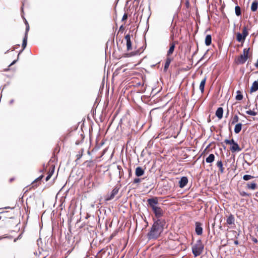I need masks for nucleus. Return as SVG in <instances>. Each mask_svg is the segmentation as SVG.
Returning a JSON list of instances; mask_svg holds the SVG:
<instances>
[{"label":"nucleus","instance_id":"2f4dec72","mask_svg":"<svg viewBox=\"0 0 258 258\" xmlns=\"http://www.w3.org/2000/svg\"><path fill=\"white\" fill-rule=\"evenodd\" d=\"M113 197V190H112L110 192V196L109 197H106L105 198V200L106 201H109L110 200H111Z\"/></svg>","mask_w":258,"mask_h":258},{"label":"nucleus","instance_id":"473e14b6","mask_svg":"<svg viewBox=\"0 0 258 258\" xmlns=\"http://www.w3.org/2000/svg\"><path fill=\"white\" fill-rule=\"evenodd\" d=\"M141 181V179L139 178H136L134 180V183H138Z\"/></svg>","mask_w":258,"mask_h":258},{"label":"nucleus","instance_id":"8fccbe9b","mask_svg":"<svg viewBox=\"0 0 258 258\" xmlns=\"http://www.w3.org/2000/svg\"><path fill=\"white\" fill-rule=\"evenodd\" d=\"M171 39H173V35H172L171 36Z\"/></svg>","mask_w":258,"mask_h":258},{"label":"nucleus","instance_id":"f257e3e1","mask_svg":"<svg viewBox=\"0 0 258 258\" xmlns=\"http://www.w3.org/2000/svg\"><path fill=\"white\" fill-rule=\"evenodd\" d=\"M165 223L164 219H157L155 221L150 231L147 234L148 238L150 240L158 238L163 232Z\"/></svg>","mask_w":258,"mask_h":258},{"label":"nucleus","instance_id":"6ab92c4d","mask_svg":"<svg viewBox=\"0 0 258 258\" xmlns=\"http://www.w3.org/2000/svg\"><path fill=\"white\" fill-rule=\"evenodd\" d=\"M242 128V124L241 123H238L235 125L234 128V132L236 134H238L241 130Z\"/></svg>","mask_w":258,"mask_h":258},{"label":"nucleus","instance_id":"37998d69","mask_svg":"<svg viewBox=\"0 0 258 258\" xmlns=\"http://www.w3.org/2000/svg\"><path fill=\"white\" fill-rule=\"evenodd\" d=\"M131 175H132V171H131V169H130L129 170V176H131Z\"/></svg>","mask_w":258,"mask_h":258},{"label":"nucleus","instance_id":"4c0bfd02","mask_svg":"<svg viewBox=\"0 0 258 258\" xmlns=\"http://www.w3.org/2000/svg\"><path fill=\"white\" fill-rule=\"evenodd\" d=\"M16 60H14V61H13V62H12L10 65H9V67H10V66H11L13 65L14 63H16Z\"/></svg>","mask_w":258,"mask_h":258},{"label":"nucleus","instance_id":"09e8293b","mask_svg":"<svg viewBox=\"0 0 258 258\" xmlns=\"http://www.w3.org/2000/svg\"><path fill=\"white\" fill-rule=\"evenodd\" d=\"M146 98H144V99H145ZM141 100H142V101H143V97H141Z\"/></svg>","mask_w":258,"mask_h":258},{"label":"nucleus","instance_id":"3c124183","mask_svg":"<svg viewBox=\"0 0 258 258\" xmlns=\"http://www.w3.org/2000/svg\"><path fill=\"white\" fill-rule=\"evenodd\" d=\"M113 157V152L112 153V154H111V157Z\"/></svg>","mask_w":258,"mask_h":258},{"label":"nucleus","instance_id":"1a4fd4ad","mask_svg":"<svg viewBox=\"0 0 258 258\" xmlns=\"http://www.w3.org/2000/svg\"><path fill=\"white\" fill-rule=\"evenodd\" d=\"M114 172L118 174L119 178H121L123 175V171L121 167L118 165H116L115 169L114 168Z\"/></svg>","mask_w":258,"mask_h":258},{"label":"nucleus","instance_id":"dca6fc26","mask_svg":"<svg viewBox=\"0 0 258 258\" xmlns=\"http://www.w3.org/2000/svg\"><path fill=\"white\" fill-rule=\"evenodd\" d=\"M257 7L258 2L257 1H253L251 6V10L252 12H255L257 9Z\"/></svg>","mask_w":258,"mask_h":258},{"label":"nucleus","instance_id":"a211bd4d","mask_svg":"<svg viewBox=\"0 0 258 258\" xmlns=\"http://www.w3.org/2000/svg\"><path fill=\"white\" fill-rule=\"evenodd\" d=\"M206 81V77H205L201 82V83L200 85V89L202 92H203L204 91V87H205Z\"/></svg>","mask_w":258,"mask_h":258},{"label":"nucleus","instance_id":"39448f33","mask_svg":"<svg viewBox=\"0 0 258 258\" xmlns=\"http://www.w3.org/2000/svg\"><path fill=\"white\" fill-rule=\"evenodd\" d=\"M25 24L26 25V32L25 34V37L23 38V43H22V50L23 51L26 47L27 43V38H28V33L29 30V25L27 21V20L25 19Z\"/></svg>","mask_w":258,"mask_h":258},{"label":"nucleus","instance_id":"412c9836","mask_svg":"<svg viewBox=\"0 0 258 258\" xmlns=\"http://www.w3.org/2000/svg\"><path fill=\"white\" fill-rule=\"evenodd\" d=\"M245 37L240 33H238L236 35V40L238 42L244 41L245 40Z\"/></svg>","mask_w":258,"mask_h":258},{"label":"nucleus","instance_id":"4be33fe9","mask_svg":"<svg viewBox=\"0 0 258 258\" xmlns=\"http://www.w3.org/2000/svg\"><path fill=\"white\" fill-rule=\"evenodd\" d=\"M212 37L210 35H207L205 38V44L207 46L211 44Z\"/></svg>","mask_w":258,"mask_h":258},{"label":"nucleus","instance_id":"5701e85b","mask_svg":"<svg viewBox=\"0 0 258 258\" xmlns=\"http://www.w3.org/2000/svg\"><path fill=\"white\" fill-rule=\"evenodd\" d=\"M171 61V59L169 57H167L166 58V62L165 63V65H164V71H166L167 69L168 68L169 65H170V63Z\"/></svg>","mask_w":258,"mask_h":258},{"label":"nucleus","instance_id":"b1692460","mask_svg":"<svg viewBox=\"0 0 258 258\" xmlns=\"http://www.w3.org/2000/svg\"><path fill=\"white\" fill-rule=\"evenodd\" d=\"M247 187L249 188V189H255L256 187V184L254 182H252V183H248L247 184Z\"/></svg>","mask_w":258,"mask_h":258},{"label":"nucleus","instance_id":"423d86ee","mask_svg":"<svg viewBox=\"0 0 258 258\" xmlns=\"http://www.w3.org/2000/svg\"><path fill=\"white\" fill-rule=\"evenodd\" d=\"M196 225V234L198 235H201L203 233V228L202 227V224L199 222H196L195 223Z\"/></svg>","mask_w":258,"mask_h":258},{"label":"nucleus","instance_id":"f3484780","mask_svg":"<svg viewBox=\"0 0 258 258\" xmlns=\"http://www.w3.org/2000/svg\"><path fill=\"white\" fill-rule=\"evenodd\" d=\"M215 160V156L213 154H211L209 155V156L206 159V161L207 163H211Z\"/></svg>","mask_w":258,"mask_h":258},{"label":"nucleus","instance_id":"a18cd8bd","mask_svg":"<svg viewBox=\"0 0 258 258\" xmlns=\"http://www.w3.org/2000/svg\"><path fill=\"white\" fill-rule=\"evenodd\" d=\"M243 98H236L237 100H241Z\"/></svg>","mask_w":258,"mask_h":258},{"label":"nucleus","instance_id":"bb28decb","mask_svg":"<svg viewBox=\"0 0 258 258\" xmlns=\"http://www.w3.org/2000/svg\"><path fill=\"white\" fill-rule=\"evenodd\" d=\"M254 178V177L253 176H251L250 175H244L243 176V179L245 180V181H247V180H249L252 178Z\"/></svg>","mask_w":258,"mask_h":258},{"label":"nucleus","instance_id":"49530a36","mask_svg":"<svg viewBox=\"0 0 258 258\" xmlns=\"http://www.w3.org/2000/svg\"><path fill=\"white\" fill-rule=\"evenodd\" d=\"M110 123H112L113 122V118L110 119Z\"/></svg>","mask_w":258,"mask_h":258},{"label":"nucleus","instance_id":"f03ea898","mask_svg":"<svg viewBox=\"0 0 258 258\" xmlns=\"http://www.w3.org/2000/svg\"><path fill=\"white\" fill-rule=\"evenodd\" d=\"M148 206L151 208L155 217L157 219H162L161 218L163 216L164 211L163 209L158 206V200L157 197L148 199L147 200Z\"/></svg>","mask_w":258,"mask_h":258},{"label":"nucleus","instance_id":"58836bf2","mask_svg":"<svg viewBox=\"0 0 258 258\" xmlns=\"http://www.w3.org/2000/svg\"><path fill=\"white\" fill-rule=\"evenodd\" d=\"M254 66L258 69V58H257V61L254 64Z\"/></svg>","mask_w":258,"mask_h":258},{"label":"nucleus","instance_id":"a878e982","mask_svg":"<svg viewBox=\"0 0 258 258\" xmlns=\"http://www.w3.org/2000/svg\"><path fill=\"white\" fill-rule=\"evenodd\" d=\"M239 120V117L238 115H235L231 120V124H233L238 122Z\"/></svg>","mask_w":258,"mask_h":258},{"label":"nucleus","instance_id":"20e7f679","mask_svg":"<svg viewBox=\"0 0 258 258\" xmlns=\"http://www.w3.org/2000/svg\"><path fill=\"white\" fill-rule=\"evenodd\" d=\"M249 48H244L243 50V53L241 54L238 58V62L239 63H244L248 59V55L249 51Z\"/></svg>","mask_w":258,"mask_h":258},{"label":"nucleus","instance_id":"7ed1b4c3","mask_svg":"<svg viewBox=\"0 0 258 258\" xmlns=\"http://www.w3.org/2000/svg\"><path fill=\"white\" fill-rule=\"evenodd\" d=\"M204 246L201 240H198L192 247V252L195 257L200 255L203 251Z\"/></svg>","mask_w":258,"mask_h":258},{"label":"nucleus","instance_id":"e433bc0d","mask_svg":"<svg viewBox=\"0 0 258 258\" xmlns=\"http://www.w3.org/2000/svg\"><path fill=\"white\" fill-rule=\"evenodd\" d=\"M51 177V174H48L45 178L46 181H47Z\"/></svg>","mask_w":258,"mask_h":258},{"label":"nucleus","instance_id":"4468645a","mask_svg":"<svg viewBox=\"0 0 258 258\" xmlns=\"http://www.w3.org/2000/svg\"><path fill=\"white\" fill-rule=\"evenodd\" d=\"M223 113V109L222 107H219L216 111V115L219 119H221L222 118Z\"/></svg>","mask_w":258,"mask_h":258},{"label":"nucleus","instance_id":"864d4df0","mask_svg":"<svg viewBox=\"0 0 258 258\" xmlns=\"http://www.w3.org/2000/svg\"><path fill=\"white\" fill-rule=\"evenodd\" d=\"M13 100H12L11 101V102H11V103H12V102H13Z\"/></svg>","mask_w":258,"mask_h":258},{"label":"nucleus","instance_id":"de8ad7c7","mask_svg":"<svg viewBox=\"0 0 258 258\" xmlns=\"http://www.w3.org/2000/svg\"><path fill=\"white\" fill-rule=\"evenodd\" d=\"M112 237H113V234H112L110 236V238H111Z\"/></svg>","mask_w":258,"mask_h":258},{"label":"nucleus","instance_id":"cd10ccee","mask_svg":"<svg viewBox=\"0 0 258 258\" xmlns=\"http://www.w3.org/2000/svg\"><path fill=\"white\" fill-rule=\"evenodd\" d=\"M246 113L248 114V115L254 116V115H256L257 112H256L254 110H247L246 111Z\"/></svg>","mask_w":258,"mask_h":258},{"label":"nucleus","instance_id":"a19ab883","mask_svg":"<svg viewBox=\"0 0 258 258\" xmlns=\"http://www.w3.org/2000/svg\"><path fill=\"white\" fill-rule=\"evenodd\" d=\"M253 241L254 243H257V240L256 238H254V239H253Z\"/></svg>","mask_w":258,"mask_h":258},{"label":"nucleus","instance_id":"c9c22d12","mask_svg":"<svg viewBox=\"0 0 258 258\" xmlns=\"http://www.w3.org/2000/svg\"><path fill=\"white\" fill-rule=\"evenodd\" d=\"M124 29V27L121 25L120 28H119V32H123V30Z\"/></svg>","mask_w":258,"mask_h":258},{"label":"nucleus","instance_id":"c03bdc74","mask_svg":"<svg viewBox=\"0 0 258 258\" xmlns=\"http://www.w3.org/2000/svg\"><path fill=\"white\" fill-rule=\"evenodd\" d=\"M234 243L235 244H238V241L237 240H235V241H234Z\"/></svg>","mask_w":258,"mask_h":258},{"label":"nucleus","instance_id":"79ce46f5","mask_svg":"<svg viewBox=\"0 0 258 258\" xmlns=\"http://www.w3.org/2000/svg\"><path fill=\"white\" fill-rule=\"evenodd\" d=\"M236 97H242V95L241 94H237Z\"/></svg>","mask_w":258,"mask_h":258},{"label":"nucleus","instance_id":"9d476101","mask_svg":"<svg viewBox=\"0 0 258 258\" xmlns=\"http://www.w3.org/2000/svg\"><path fill=\"white\" fill-rule=\"evenodd\" d=\"M235 218L234 216L232 214H230L227 218L226 223L228 225H234Z\"/></svg>","mask_w":258,"mask_h":258},{"label":"nucleus","instance_id":"f8f14e48","mask_svg":"<svg viewBox=\"0 0 258 258\" xmlns=\"http://www.w3.org/2000/svg\"><path fill=\"white\" fill-rule=\"evenodd\" d=\"M176 42H173L170 44V48L167 51V56H170L173 53L175 49Z\"/></svg>","mask_w":258,"mask_h":258},{"label":"nucleus","instance_id":"72a5a7b5","mask_svg":"<svg viewBox=\"0 0 258 258\" xmlns=\"http://www.w3.org/2000/svg\"><path fill=\"white\" fill-rule=\"evenodd\" d=\"M240 194L241 196H242L243 197H245V196H248V194H247L245 191L240 192Z\"/></svg>","mask_w":258,"mask_h":258},{"label":"nucleus","instance_id":"ddd939ff","mask_svg":"<svg viewBox=\"0 0 258 258\" xmlns=\"http://www.w3.org/2000/svg\"><path fill=\"white\" fill-rule=\"evenodd\" d=\"M230 150L232 151V152H239L241 151V149L239 147V145L237 143H235L233 144L232 146L230 148Z\"/></svg>","mask_w":258,"mask_h":258},{"label":"nucleus","instance_id":"5fc2aeb1","mask_svg":"<svg viewBox=\"0 0 258 258\" xmlns=\"http://www.w3.org/2000/svg\"><path fill=\"white\" fill-rule=\"evenodd\" d=\"M135 1H137V0H135Z\"/></svg>","mask_w":258,"mask_h":258},{"label":"nucleus","instance_id":"2eb2a0df","mask_svg":"<svg viewBox=\"0 0 258 258\" xmlns=\"http://www.w3.org/2000/svg\"><path fill=\"white\" fill-rule=\"evenodd\" d=\"M258 90V79L257 81H254L250 88V92H253Z\"/></svg>","mask_w":258,"mask_h":258},{"label":"nucleus","instance_id":"aec40b11","mask_svg":"<svg viewBox=\"0 0 258 258\" xmlns=\"http://www.w3.org/2000/svg\"><path fill=\"white\" fill-rule=\"evenodd\" d=\"M217 167L219 168V170L221 173H223L224 172V169L223 167V163L222 161H218L216 164Z\"/></svg>","mask_w":258,"mask_h":258},{"label":"nucleus","instance_id":"9b49d317","mask_svg":"<svg viewBox=\"0 0 258 258\" xmlns=\"http://www.w3.org/2000/svg\"><path fill=\"white\" fill-rule=\"evenodd\" d=\"M144 173L145 171L141 167L138 166L136 168L135 174L137 177L142 176Z\"/></svg>","mask_w":258,"mask_h":258},{"label":"nucleus","instance_id":"c756f323","mask_svg":"<svg viewBox=\"0 0 258 258\" xmlns=\"http://www.w3.org/2000/svg\"><path fill=\"white\" fill-rule=\"evenodd\" d=\"M224 143L226 144H228V145H233V144H234L235 142V141H234L233 139H232L231 140H225L224 141Z\"/></svg>","mask_w":258,"mask_h":258},{"label":"nucleus","instance_id":"c85d7f7f","mask_svg":"<svg viewBox=\"0 0 258 258\" xmlns=\"http://www.w3.org/2000/svg\"><path fill=\"white\" fill-rule=\"evenodd\" d=\"M248 32H247V29L245 27H244L243 29H242V35L245 37V38H246V37L248 35Z\"/></svg>","mask_w":258,"mask_h":258},{"label":"nucleus","instance_id":"7c9ffc66","mask_svg":"<svg viewBox=\"0 0 258 258\" xmlns=\"http://www.w3.org/2000/svg\"><path fill=\"white\" fill-rule=\"evenodd\" d=\"M43 175H41L39 177H38L37 179H36L32 183V184L34 185L33 186H37L36 184H35V183H36L37 181H39L43 178Z\"/></svg>","mask_w":258,"mask_h":258},{"label":"nucleus","instance_id":"ea45409f","mask_svg":"<svg viewBox=\"0 0 258 258\" xmlns=\"http://www.w3.org/2000/svg\"><path fill=\"white\" fill-rule=\"evenodd\" d=\"M53 173V170H51V171L49 172L48 174H51V176H52V174Z\"/></svg>","mask_w":258,"mask_h":258},{"label":"nucleus","instance_id":"6e6552de","mask_svg":"<svg viewBox=\"0 0 258 258\" xmlns=\"http://www.w3.org/2000/svg\"><path fill=\"white\" fill-rule=\"evenodd\" d=\"M188 179L185 176H183L179 181V185L180 188H183L187 183Z\"/></svg>","mask_w":258,"mask_h":258},{"label":"nucleus","instance_id":"f704fd0d","mask_svg":"<svg viewBox=\"0 0 258 258\" xmlns=\"http://www.w3.org/2000/svg\"><path fill=\"white\" fill-rule=\"evenodd\" d=\"M127 14L125 13L122 17V21L125 20L127 19Z\"/></svg>","mask_w":258,"mask_h":258},{"label":"nucleus","instance_id":"0eeeda50","mask_svg":"<svg viewBox=\"0 0 258 258\" xmlns=\"http://www.w3.org/2000/svg\"><path fill=\"white\" fill-rule=\"evenodd\" d=\"M125 40H126L127 50H131L132 49V42L131 40V36L130 34L126 35V36H125Z\"/></svg>","mask_w":258,"mask_h":258},{"label":"nucleus","instance_id":"603ef678","mask_svg":"<svg viewBox=\"0 0 258 258\" xmlns=\"http://www.w3.org/2000/svg\"><path fill=\"white\" fill-rule=\"evenodd\" d=\"M257 233H258V226L257 227Z\"/></svg>","mask_w":258,"mask_h":258},{"label":"nucleus","instance_id":"393cba45","mask_svg":"<svg viewBox=\"0 0 258 258\" xmlns=\"http://www.w3.org/2000/svg\"><path fill=\"white\" fill-rule=\"evenodd\" d=\"M235 14L237 16H239L240 15H241V9L240 7H239L238 6H236L235 8Z\"/></svg>","mask_w":258,"mask_h":258}]
</instances>
